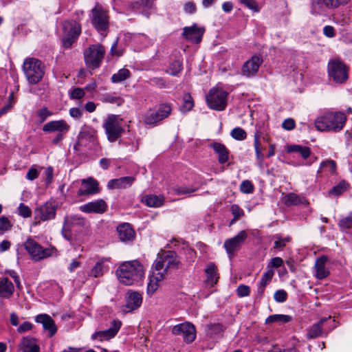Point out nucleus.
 <instances>
[{"instance_id": "50", "label": "nucleus", "mask_w": 352, "mask_h": 352, "mask_svg": "<svg viewBox=\"0 0 352 352\" xmlns=\"http://www.w3.org/2000/svg\"><path fill=\"white\" fill-rule=\"evenodd\" d=\"M18 212L19 214L23 218H28L30 217L32 215V210L31 209L24 204L21 203L19 204L18 207Z\"/></svg>"}, {"instance_id": "35", "label": "nucleus", "mask_w": 352, "mask_h": 352, "mask_svg": "<svg viewBox=\"0 0 352 352\" xmlns=\"http://www.w3.org/2000/svg\"><path fill=\"white\" fill-rule=\"evenodd\" d=\"M107 261H109V260L104 258L97 261L96 265L91 270L90 275L95 278L102 276L104 272L108 270V266L105 265V263Z\"/></svg>"}, {"instance_id": "30", "label": "nucleus", "mask_w": 352, "mask_h": 352, "mask_svg": "<svg viewBox=\"0 0 352 352\" xmlns=\"http://www.w3.org/2000/svg\"><path fill=\"white\" fill-rule=\"evenodd\" d=\"M36 340L34 338L23 337L20 342L19 348L23 352H40V347L34 342Z\"/></svg>"}, {"instance_id": "22", "label": "nucleus", "mask_w": 352, "mask_h": 352, "mask_svg": "<svg viewBox=\"0 0 352 352\" xmlns=\"http://www.w3.org/2000/svg\"><path fill=\"white\" fill-rule=\"evenodd\" d=\"M126 305L124 311L130 312L139 308L142 302V295L137 292H129L126 296Z\"/></svg>"}, {"instance_id": "3", "label": "nucleus", "mask_w": 352, "mask_h": 352, "mask_svg": "<svg viewBox=\"0 0 352 352\" xmlns=\"http://www.w3.org/2000/svg\"><path fill=\"white\" fill-rule=\"evenodd\" d=\"M182 265L178 259L177 255L174 251H162L157 254L153 269L155 272L164 273V276L166 274L169 269H179Z\"/></svg>"}, {"instance_id": "41", "label": "nucleus", "mask_w": 352, "mask_h": 352, "mask_svg": "<svg viewBox=\"0 0 352 352\" xmlns=\"http://www.w3.org/2000/svg\"><path fill=\"white\" fill-rule=\"evenodd\" d=\"M102 101L111 104H116L120 106L124 102L123 98L118 96L116 94H106L103 95Z\"/></svg>"}, {"instance_id": "51", "label": "nucleus", "mask_w": 352, "mask_h": 352, "mask_svg": "<svg viewBox=\"0 0 352 352\" xmlns=\"http://www.w3.org/2000/svg\"><path fill=\"white\" fill-rule=\"evenodd\" d=\"M274 274V272L273 270H268L263 274L261 280L258 283L266 286L271 281Z\"/></svg>"}, {"instance_id": "48", "label": "nucleus", "mask_w": 352, "mask_h": 352, "mask_svg": "<svg viewBox=\"0 0 352 352\" xmlns=\"http://www.w3.org/2000/svg\"><path fill=\"white\" fill-rule=\"evenodd\" d=\"M231 136L236 140H243L246 138L247 133L242 128L236 127L232 130Z\"/></svg>"}, {"instance_id": "16", "label": "nucleus", "mask_w": 352, "mask_h": 352, "mask_svg": "<svg viewBox=\"0 0 352 352\" xmlns=\"http://www.w3.org/2000/svg\"><path fill=\"white\" fill-rule=\"evenodd\" d=\"M58 208L57 204L54 201H46L44 204L38 207L34 213L35 218L38 217L41 221H48L55 218Z\"/></svg>"}, {"instance_id": "53", "label": "nucleus", "mask_w": 352, "mask_h": 352, "mask_svg": "<svg viewBox=\"0 0 352 352\" xmlns=\"http://www.w3.org/2000/svg\"><path fill=\"white\" fill-rule=\"evenodd\" d=\"M240 190L243 193H252L254 191V186L250 181L245 180L241 184Z\"/></svg>"}, {"instance_id": "37", "label": "nucleus", "mask_w": 352, "mask_h": 352, "mask_svg": "<svg viewBox=\"0 0 352 352\" xmlns=\"http://www.w3.org/2000/svg\"><path fill=\"white\" fill-rule=\"evenodd\" d=\"M142 202L148 207H160L163 204L164 200L157 195H147L142 197Z\"/></svg>"}, {"instance_id": "55", "label": "nucleus", "mask_w": 352, "mask_h": 352, "mask_svg": "<svg viewBox=\"0 0 352 352\" xmlns=\"http://www.w3.org/2000/svg\"><path fill=\"white\" fill-rule=\"evenodd\" d=\"M85 94V89L82 88H74L70 93V98L72 99L79 100L84 97Z\"/></svg>"}, {"instance_id": "47", "label": "nucleus", "mask_w": 352, "mask_h": 352, "mask_svg": "<svg viewBox=\"0 0 352 352\" xmlns=\"http://www.w3.org/2000/svg\"><path fill=\"white\" fill-rule=\"evenodd\" d=\"M338 226L342 230L352 229V212L346 217L342 218L339 221Z\"/></svg>"}, {"instance_id": "21", "label": "nucleus", "mask_w": 352, "mask_h": 352, "mask_svg": "<svg viewBox=\"0 0 352 352\" xmlns=\"http://www.w3.org/2000/svg\"><path fill=\"white\" fill-rule=\"evenodd\" d=\"M107 209V205L103 199H97L80 207V210L85 213L102 214L106 212Z\"/></svg>"}, {"instance_id": "40", "label": "nucleus", "mask_w": 352, "mask_h": 352, "mask_svg": "<svg viewBox=\"0 0 352 352\" xmlns=\"http://www.w3.org/2000/svg\"><path fill=\"white\" fill-rule=\"evenodd\" d=\"M183 69L182 63L179 60H175L169 64L166 72L171 76H176Z\"/></svg>"}, {"instance_id": "49", "label": "nucleus", "mask_w": 352, "mask_h": 352, "mask_svg": "<svg viewBox=\"0 0 352 352\" xmlns=\"http://www.w3.org/2000/svg\"><path fill=\"white\" fill-rule=\"evenodd\" d=\"M194 106L193 100L190 95L186 94L184 97V103L181 109L184 112L190 111Z\"/></svg>"}, {"instance_id": "4", "label": "nucleus", "mask_w": 352, "mask_h": 352, "mask_svg": "<svg viewBox=\"0 0 352 352\" xmlns=\"http://www.w3.org/2000/svg\"><path fill=\"white\" fill-rule=\"evenodd\" d=\"M23 70L29 83L39 82L45 74V65L38 59L27 58L23 65Z\"/></svg>"}, {"instance_id": "64", "label": "nucleus", "mask_w": 352, "mask_h": 352, "mask_svg": "<svg viewBox=\"0 0 352 352\" xmlns=\"http://www.w3.org/2000/svg\"><path fill=\"white\" fill-rule=\"evenodd\" d=\"M69 115L75 119H80L82 116V111L78 108L74 107L69 109Z\"/></svg>"}, {"instance_id": "42", "label": "nucleus", "mask_w": 352, "mask_h": 352, "mask_svg": "<svg viewBox=\"0 0 352 352\" xmlns=\"http://www.w3.org/2000/svg\"><path fill=\"white\" fill-rule=\"evenodd\" d=\"M223 331V326L219 324H210L206 327V333L210 337H215Z\"/></svg>"}, {"instance_id": "34", "label": "nucleus", "mask_w": 352, "mask_h": 352, "mask_svg": "<svg viewBox=\"0 0 352 352\" xmlns=\"http://www.w3.org/2000/svg\"><path fill=\"white\" fill-rule=\"evenodd\" d=\"M329 319H331V316L328 318H323L320 320L317 323L314 324L309 329L307 333V338L310 339L316 338L321 336L322 333V327L324 323Z\"/></svg>"}, {"instance_id": "7", "label": "nucleus", "mask_w": 352, "mask_h": 352, "mask_svg": "<svg viewBox=\"0 0 352 352\" xmlns=\"http://www.w3.org/2000/svg\"><path fill=\"white\" fill-rule=\"evenodd\" d=\"M228 92L219 88H212L206 95L208 106L216 111H223L227 106Z\"/></svg>"}, {"instance_id": "13", "label": "nucleus", "mask_w": 352, "mask_h": 352, "mask_svg": "<svg viewBox=\"0 0 352 352\" xmlns=\"http://www.w3.org/2000/svg\"><path fill=\"white\" fill-rule=\"evenodd\" d=\"M91 23L98 31H105L109 27V18L106 11L99 6L91 10Z\"/></svg>"}, {"instance_id": "20", "label": "nucleus", "mask_w": 352, "mask_h": 352, "mask_svg": "<svg viewBox=\"0 0 352 352\" xmlns=\"http://www.w3.org/2000/svg\"><path fill=\"white\" fill-rule=\"evenodd\" d=\"M205 32V28L198 27L197 24H194L190 27H185L183 29V36L192 43H199L203 35Z\"/></svg>"}, {"instance_id": "2", "label": "nucleus", "mask_w": 352, "mask_h": 352, "mask_svg": "<svg viewBox=\"0 0 352 352\" xmlns=\"http://www.w3.org/2000/svg\"><path fill=\"white\" fill-rule=\"evenodd\" d=\"M346 120V116L343 113L326 112L316 119L315 126L320 131L337 132L342 129Z\"/></svg>"}, {"instance_id": "12", "label": "nucleus", "mask_w": 352, "mask_h": 352, "mask_svg": "<svg viewBox=\"0 0 352 352\" xmlns=\"http://www.w3.org/2000/svg\"><path fill=\"white\" fill-rule=\"evenodd\" d=\"M171 332L175 336H182L184 342L187 344L192 343L196 338L195 327L189 322L175 325Z\"/></svg>"}, {"instance_id": "24", "label": "nucleus", "mask_w": 352, "mask_h": 352, "mask_svg": "<svg viewBox=\"0 0 352 352\" xmlns=\"http://www.w3.org/2000/svg\"><path fill=\"white\" fill-rule=\"evenodd\" d=\"M135 178L131 176L122 177L113 179L109 181L107 187L109 189H125L132 186Z\"/></svg>"}, {"instance_id": "29", "label": "nucleus", "mask_w": 352, "mask_h": 352, "mask_svg": "<svg viewBox=\"0 0 352 352\" xmlns=\"http://www.w3.org/2000/svg\"><path fill=\"white\" fill-rule=\"evenodd\" d=\"M209 146L218 155V161L220 164H223L228 161L230 151L224 144L214 142Z\"/></svg>"}, {"instance_id": "62", "label": "nucleus", "mask_w": 352, "mask_h": 352, "mask_svg": "<svg viewBox=\"0 0 352 352\" xmlns=\"http://www.w3.org/2000/svg\"><path fill=\"white\" fill-rule=\"evenodd\" d=\"M295 126H296L295 122L292 118L285 119L282 123L283 128L284 129L288 130V131L292 130L293 129H294Z\"/></svg>"}, {"instance_id": "45", "label": "nucleus", "mask_w": 352, "mask_h": 352, "mask_svg": "<svg viewBox=\"0 0 352 352\" xmlns=\"http://www.w3.org/2000/svg\"><path fill=\"white\" fill-rule=\"evenodd\" d=\"M348 187L349 184L345 181H342L338 185L333 187L329 191V193L335 195H340L342 194Z\"/></svg>"}, {"instance_id": "32", "label": "nucleus", "mask_w": 352, "mask_h": 352, "mask_svg": "<svg viewBox=\"0 0 352 352\" xmlns=\"http://www.w3.org/2000/svg\"><path fill=\"white\" fill-rule=\"evenodd\" d=\"M164 273L161 272H155L153 270V274L150 278V281L147 285V293L150 295L153 294L158 287V282L164 279Z\"/></svg>"}, {"instance_id": "63", "label": "nucleus", "mask_w": 352, "mask_h": 352, "mask_svg": "<svg viewBox=\"0 0 352 352\" xmlns=\"http://www.w3.org/2000/svg\"><path fill=\"white\" fill-rule=\"evenodd\" d=\"M38 177V171L34 167H31L28 171L26 178L29 180H34Z\"/></svg>"}, {"instance_id": "10", "label": "nucleus", "mask_w": 352, "mask_h": 352, "mask_svg": "<svg viewBox=\"0 0 352 352\" xmlns=\"http://www.w3.org/2000/svg\"><path fill=\"white\" fill-rule=\"evenodd\" d=\"M104 48L100 45L90 46L85 52V60L87 65L91 69L98 67L104 58Z\"/></svg>"}, {"instance_id": "38", "label": "nucleus", "mask_w": 352, "mask_h": 352, "mask_svg": "<svg viewBox=\"0 0 352 352\" xmlns=\"http://www.w3.org/2000/svg\"><path fill=\"white\" fill-rule=\"evenodd\" d=\"M131 72L128 69L122 68L111 76V82L113 83L121 82L130 77Z\"/></svg>"}, {"instance_id": "33", "label": "nucleus", "mask_w": 352, "mask_h": 352, "mask_svg": "<svg viewBox=\"0 0 352 352\" xmlns=\"http://www.w3.org/2000/svg\"><path fill=\"white\" fill-rule=\"evenodd\" d=\"M350 0H312L313 6L316 7L318 5L319 7H322L324 4L328 8H336L340 6L347 4Z\"/></svg>"}, {"instance_id": "46", "label": "nucleus", "mask_w": 352, "mask_h": 352, "mask_svg": "<svg viewBox=\"0 0 352 352\" xmlns=\"http://www.w3.org/2000/svg\"><path fill=\"white\" fill-rule=\"evenodd\" d=\"M336 162L332 160H328L321 162L318 172L320 171L322 168H327L331 173L334 174L336 171Z\"/></svg>"}, {"instance_id": "56", "label": "nucleus", "mask_w": 352, "mask_h": 352, "mask_svg": "<svg viewBox=\"0 0 352 352\" xmlns=\"http://www.w3.org/2000/svg\"><path fill=\"white\" fill-rule=\"evenodd\" d=\"M52 113L47 109V107H43L37 111V116L40 118L41 122H43Z\"/></svg>"}, {"instance_id": "28", "label": "nucleus", "mask_w": 352, "mask_h": 352, "mask_svg": "<svg viewBox=\"0 0 352 352\" xmlns=\"http://www.w3.org/2000/svg\"><path fill=\"white\" fill-rule=\"evenodd\" d=\"M119 239L123 242L131 241L135 237V231L128 223H124L117 227Z\"/></svg>"}, {"instance_id": "25", "label": "nucleus", "mask_w": 352, "mask_h": 352, "mask_svg": "<svg viewBox=\"0 0 352 352\" xmlns=\"http://www.w3.org/2000/svg\"><path fill=\"white\" fill-rule=\"evenodd\" d=\"M35 321L43 324V329L50 332V336L52 337L57 331V327L54 320L47 314H38L36 316Z\"/></svg>"}, {"instance_id": "26", "label": "nucleus", "mask_w": 352, "mask_h": 352, "mask_svg": "<svg viewBox=\"0 0 352 352\" xmlns=\"http://www.w3.org/2000/svg\"><path fill=\"white\" fill-rule=\"evenodd\" d=\"M70 30L66 36L63 39V45L65 47L69 48L76 41L80 34V27L77 23L68 24Z\"/></svg>"}, {"instance_id": "5", "label": "nucleus", "mask_w": 352, "mask_h": 352, "mask_svg": "<svg viewBox=\"0 0 352 352\" xmlns=\"http://www.w3.org/2000/svg\"><path fill=\"white\" fill-rule=\"evenodd\" d=\"M123 119L120 116L111 114L105 119L103 128L110 142H116L124 131Z\"/></svg>"}, {"instance_id": "39", "label": "nucleus", "mask_w": 352, "mask_h": 352, "mask_svg": "<svg viewBox=\"0 0 352 352\" xmlns=\"http://www.w3.org/2000/svg\"><path fill=\"white\" fill-rule=\"evenodd\" d=\"M292 320V316L284 314H274L267 317L265 320L266 324L273 322L287 323Z\"/></svg>"}, {"instance_id": "11", "label": "nucleus", "mask_w": 352, "mask_h": 352, "mask_svg": "<svg viewBox=\"0 0 352 352\" xmlns=\"http://www.w3.org/2000/svg\"><path fill=\"white\" fill-rule=\"evenodd\" d=\"M172 111L168 104H162L157 111L150 110L146 113L144 117V122L146 124L154 125L166 118Z\"/></svg>"}, {"instance_id": "57", "label": "nucleus", "mask_w": 352, "mask_h": 352, "mask_svg": "<svg viewBox=\"0 0 352 352\" xmlns=\"http://www.w3.org/2000/svg\"><path fill=\"white\" fill-rule=\"evenodd\" d=\"M231 212L234 216V221H237L239 217L244 215L243 210L236 204L231 206Z\"/></svg>"}, {"instance_id": "44", "label": "nucleus", "mask_w": 352, "mask_h": 352, "mask_svg": "<svg viewBox=\"0 0 352 352\" xmlns=\"http://www.w3.org/2000/svg\"><path fill=\"white\" fill-rule=\"evenodd\" d=\"M283 203L287 206L298 205L300 203V197L295 193H289L283 197Z\"/></svg>"}, {"instance_id": "8", "label": "nucleus", "mask_w": 352, "mask_h": 352, "mask_svg": "<svg viewBox=\"0 0 352 352\" xmlns=\"http://www.w3.org/2000/svg\"><path fill=\"white\" fill-rule=\"evenodd\" d=\"M24 248L32 259L38 261L53 255L56 251L55 248H43L34 239L29 238L24 243Z\"/></svg>"}, {"instance_id": "59", "label": "nucleus", "mask_w": 352, "mask_h": 352, "mask_svg": "<svg viewBox=\"0 0 352 352\" xmlns=\"http://www.w3.org/2000/svg\"><path fill=\"white\" fill-rule=\"evenodd\" d=\"M12 227V224L8 219L4 216L0 217V230L7 231Z\"/></svg>"}, {"instance_id": "60", "label": "nucleus", "mask_w": 352, "mask_h": 352, "mask_svg": "<svg viewBox=\"0 0 352 352\" xmlns=\"http://www.w3.org/2000/svg\"><path fill=\"white\" fill-rule=\"evenodd\" d=\"M241 2L249 9L254 12H258L259 10L258 4L255 0H241Z\"/></svg>"}, {"instance_id": "19", "label": "nucleus", "mask_w": 352, "mask_h": 352, "mask_svg": "<svg viewBox=\"0 0 352 352\" xmlns=\"http://www.w3.org/2000/svg\"><path fill=\"white\" fill-rule=\"evenodd\" d=\"M122 323L120 320H113L111 327L104 331H100L95 332L92 335V339L98 340L101 342L104 340H109L114 338L120 329Z\"/></svg>"}, {"instance_id": "43", "label": "nucleus", "mask_w": 352, "mask_h": 352, "mask_svg": "<svg viewBox=\"0 0 352 352\" xmlns=\"http://www.w3.org/2000/svg\"><path fill=\"white\" fill-rule=\"evenodd\" d=\"M289 151L295 152L300 154V155L304 158L307 159L310 156L311 151L310 148L307 146H302L299 145H293L290 146Z\"/></svg>"}, {"instance_id": "27", "label": "nucleus", "mask_w": 352, "mask_h": 352, "mask_svg": "<svg viewBox=\"0 0 352 352\" xmlns=\"http://www.w3.org/2000/svg\"><path fill=\"white\" fill-rule=\"evenodd\" d=\"M328 261L327 256L322 255L316 260L314 270L316 272V277L318 279H323L327 277L330 272L327 268L325 267V264Z\"/></svg>"}, {"instance_id": "6", "label": "nucleus", "mask_w": 352, "mask_h": 352, "mask_svg": "<svg viewBox=\"0 0 352 352\" xmlns=\"http://www.w3.org/2000/svg\"><path fill=\"white\" fill-rule=\"evenodd\" d=\"M42 129L43 132L48 133L57 132L52 143L58 144L69 131L70 125L65 120H53L45 124Z\"/></svg>"}, {"instance_id": "23", "label": "nucleus", "mask_w": 352, "mask_h": 352, "mask_svg": "<svg viewBox=\"0 0 352 352\" xmlns=\"http://www.w3.org/2000/svg\"><path fill=\"white\" fill-rule=\"evenodd\" d=\"M99 191L98 182L96 179L90 177L82 180V186L78 190V195H94Z\"/></svg>"}, {"instance_id": "52", "label": "nucleus", "mask_w": 352, "mask_h": 352, "mask_svg": "<svg viewBox=\"0 0 352 352\" xmlns=\"http://www.w3.org/2000/svg\"><path fill=\"white\" fill-rule=\"evenodd\" d=\"M148 83L151 85L155 86L160 89L166 87V82L165 80L162 78H151L149 79Z\"/></svg>"}, {"instance_id": "36", "label": "nucleus", "mask_w": 352, "mask_h": 352, "mask_svg": "<svg viewBox=\"0 0 352 352\" xmlns=\"http://www.w3.org/2000/svg\"><path fill=\"white\" fill-rule=\"evenodd\" d=\"M205 272L207 276L206 282L208 284L213 286L219 278L215 264L214 263H210L206 268Z\"/></svg>"}, {"instance_id": "58", "label": "nucleus", "mask_w": 352, "mask_h": 352, "mask_svg": "<svg viewBox=\"0 0 352 352\" xmlns=\"http://www.w3.org/2000/svg\"><path fill=\"white\" fill-rule=\"evenodd\" d=\"M237 294L239 297H245L250 295V288L248 285H240L236 289Z\"/></svg>"}, {"instance_id": "9", "label": "nucleus", "mask_w": 352, "mask_h": 352, "mask_svg": "<svg viewBox=\"0 0 352 352\" xmlns=\"http://www.w3.org/2000/svg\"><path fill=\"white\" fill-rule=\"evenodd\" d=\"M328 74L337 83H344L348 79V69L340 60H333L328 63Z\"/></svg>"}, {"instance_id": "1", "label": "nucleus", "mask_w": 352, "mask_h": 352, "mask_svg": "<svg viewBox=\"0 0 352 352\" xmlns=\"http://www.w3.org/2000/svg\"><path fill=\"white\" fill-rule=\"evenodd\" d=\"M119 281L125 285H131L140 282L144 275L142 263L137 260L122 263L116 271Z\"/></svg>"}, {"instance_id": "61", "label": "nucleus", "mask_w": 352, "mask_h": 352, "mask_svg": "<svg viewBox=\"0 0 352 352\" xmlns=\"http://www.w3.org/2000/svg\"><path fill=\"white\" fill-rule=\"evenodd\" d=\"M33 328V324L30 322H24L21 325L19 326L17 329V332L19 333H24L27 331L32 330Z\"/></svg>"}, {"instance_id": "54", "label": "nucleus", "mask_w": 352, "mask_h": 352, "mask_svg": "<svg viewBox=\"0 0 352 352\" xmlns=\"http://www.w3.org/2000/svg\"><path fill=\"white\" fill-rule=\"evenodd\" d=\"M287 298V294L285 290H277L274 294V300L278 302H284Z\"/></svg>"}, {"instance_id": "18", "label": "nucleus", "mask_w": 352, "mask_h": 352, "mask_svg": "<svg viewBox=\"0 0 352 352\" xmlns=\"http://www.w3.org/2000/svg\"><path fill=\"white\" fill-rule=\"evenodd\" d=\"M247 238V234L244 230H241L238 233L237 235L234 237L226 240L224 243V248L231 258L234 255V252L237 251L241 244Z\"/></svg>"}, {"instance_id": "15", "label": "nucleus", "mask_w": 352, "mask_h": 352, "mask_svg": "<svg viewBox=\"0 0 352 352\" xmlns=\"http://www.w3.org/2000/svg\"><path fill=\"white\" fill-rule=\"evenodd\" d=\"M77 139L74 145L75 149L78 146H85L87 143H94L97 140V131L91 126L84 124L80 128Z\"/></svg>"}, {"instance_id": "31", "label": "nucleus", "mask_w": 352, "mask_h": 352, "mask_svg": "<svg viewBox=\"0 0 352 352\" xmlns=\"http://www.w3.org/2000/svg\"><path fill=\"white\" fill-rule=\"evenodd\" d=\"M14 292V285L8 278L0 280V297L9 298L12 296Z\"/></svg>"}, {"instance_id": "14", "label": "nucleus", "mask_w": 352, "mask_h": 352, "mask_svg": "<svg viewBox=\"0 0 352 352\" xmlns=\"http://www.w3.org/2000/svg\"><path fill=\"white\" fill-rule=\"evenodd\" d=\"M85 219L79 215L65 217L62 228V234L63 237L67 241H69L72 239L71 232L72 228L75 226L83 228L85 226Z\"/></svg>"}, {"instance_id": "17", "label": "nucleus", "mask_w": 352, "mask_h": 352, "mask_svg": "<svg viewBox=\"0 0 352 352\" xmlns=\"http://www.w3.org/2000/svg\"><path fill=\"white\" fill-rule=\"evenodd\" d=\"M263 62V58L260 55H254L243 63L241 68L242 75L248 78L254 76L258 72Z\"/></svg>"}]
</instances>
